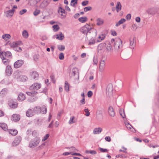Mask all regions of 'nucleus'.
Instances as JSON below:
<instances>
[{
    "mask_svg": "<svg viewBox=\"0 0 159 159\" xmlns=\"http://www.w3.org/2000/svg\"><path fill=\"white\" fill-rule=\"evenodd\" d=\"M89 25H86L80 29V31L83 34L86 35V37L92 34L93 30Z\"/></svg>",
    "mask_w": 159,
    "mask_h": 159,
    "instance_id": "f257e3e1",
    "label": "nucleus"
},
{
    "mask_svg": "<svg viewBox=\"0 0 159 159\" xmlns=\"http://www.w3.org/2000/svg\"><path fill=\"white\" fill-rule=\"evenodd\" d=\"M40 141V139L38 137H35L30 141L29 147L30 148H34L37 146L39 144Z\"/></svg>",
    "mask_w": 159,
    "mask_h": 159,
    "instance_id": "f03ea898",
    "label": "nucleus"
},
{
    "mask_svg": "<svg viewBox=\"0 0 159 159\" xmlns=\"http://www.w3.org/2000/svg\"><path fill=\"white\" fill-rule=\"evenodd\" d=\"M92 32V34L88 36V37L92 36V38L89 40V44L90 45H93L95 43V37L97 34V31L96 30H93Z\"/></svg>",
    "mask_w": 159,
    "mask_h": 159,
    "instance_id": "7ed1b4c3",
    "label": "nucleus"
},
{
    "mask_svg": "<svg viewBox=\"0 0 159 159\" xmlns=\"http://www.w3.org/2000/svg\"><path fill=\"white\" fill-rule=\"evenodd\" d=\"M123 46L122 42L120 39H117L115 42L114 49L118 50L121 48Z\"/></svg>",
    "mask_w": 159,
    "mask_h": 159,
    "instance_id": "20e7f679",
    "label": "nucleus"
},
{
    "mask_svg": "<svg viewBox=\"0 0 159 159\" xmlns=\"http://www.w3.org/2000/svg\"><path fill=\"white\" fill-rule=\"evenodd\" d=\"M106 47V44L104 43H101L99 44L98 47V52L100 53H102L104 52Z\"/></svg>",
    "mask_w": 159,
    "mask_h": 159,
    "instance_id": "39448f33",
    "label": "nucleus"
},
{
    "mask_svg": "<svg viewBox=\"0 0 159 159\" xmlns=\"http://www.w3.org/2000/svg\"><path fill=\"white\" fill-rule=\"evenodd\" d=\"M41 86L40 84L35 83L31 86L30 88V89L32 90H37L39 89Z\"/></svg>",
    "mask_w": 159,
    "mask_h": 159,
    "instance_id": "423d86ee",
    "label": "nucleus"
},
{
    "mask_svg": "<svg viewBox=\"0 0 159 159\" xmlns=\"http://www.w3.org/2000/svg\"><path fill=\"white\" fill-rule=\"evenodd\" d=\"M24 64V61L21 60H18L16 61L14 64V67L18 68L21 67Z\"/></svg>",
    "mask_w": 159,
    "mask_h": 159,
    "instance_id": "0eeeda50",
    "label": "nucleus"
},
{
    "mask_svg": "<svg viewBox=\"0 0 159 159\" xmlns=\"http://www.w3.org/2000/svg\"><path fill=\"white\" fill-rule=\"evenodd\" d=\"M113 90V88L112 85L111 84L108 85L107 88V93L109 97L112 95Z\"/></svg>",
    "mask_w": 159,
    "mask_h": 159,
    "instance_id": "6e6552de",
    "label": "nucleus"
},
{
    "mask_svg": "<svg viewBox=\"0 0 159 159\" xmlns=\"http://www.w3.org/2000/svg\"><path fill=\"white\" fill-rule=\"evenodd\" d=\"M21 140V137L20 136L16 137L13 142L12 143V145L13 146H16L18 145L20 143Z\"/></svg>",
    "mask_w": 159,
    "mask_h": 159,
    "instance_id": "1a4fd4ad",
    "label": "nucleus"
},
{
    "mask_svg": "<svg viewBox=\"0 0 159 159\" xmlns=\"http://www.w3.org/2000/svg\"><path fill=\"white\" fill-rule=\"evenodd\" d=\"M14 11L15 10L13 8L11 10L6 11L4 13L7 17H11L13 16Z\"/></svg>",
    "mask_w": 159,
    "mask_h": 159,
    "instance_id": "9d476101",
    "label": "nucleus"
},
{
    "mask_svg": "<svg viewBox=\"0 0 159 159\" xmlns=\"http://www.w3.org/2000/svg\"><path fill=\"white\" fill-rule=\"evenodd\" d=\"M5 72L7 75L9 76L12 73V70L10 66H7L6 68Z\"/></svg>",
    "mask_w": 159,
    "mask_h": 159,
    "instance_id": "9b49d317",
    "label": "nucleus"
},
{
    "mask_svg": "<svg viewBox=\"0 0 159 159\" xmlns=\"http://www.w3.org/2000/svg\"><path fill=\"white\" fill-rule=\"evenodd\" d=\"M108 113L109 116L112 117H113L115 115V113L113 107L110 106L108 108Z\"/></svg>",
    "mask_w": 159,
    "mask_h": 159,
    "instance_id": "f8f14e48",
    "label": "nucleus"
},
{
    "mask_svg": "<svg viewBox=\"0 0 159 159\" xmlns=\"http://www.w3.org/2000/svg\"><path fill=\"white\" fill-rule=\"evenodd\" d=\"M96 118L99 121L102 120L103 119V115L101 111L98 110L97 112Z\"/></svg>",
    "mask_w": 159,
    "mask_h": 159,
    "instance_id": "ddd939ff",
    "label": "nucleus"
},
{
    "mask_svg": "<svg viewBox=\"0 0 159 159\" xmlns=\"http://www.w3.org/2000/svg\"><path fill=\"white\" fill-rule=\"evenodd\" d=\"M2 54L0 52V57L2 60V62L4 65H6L9 63L10 60L6 58L4 56H3Z\"/></svg>",
    "mask_w": 159,
    "mask_h": 159,
    "instance_id": "4468645a",
    "label": "nucleus"
},
{
    "mask_svg": "<svg viewBox=\"0 0 159 159\" xmlns=\"http://www.w3.org/2000/svg\"><path fill=\"white\" fill-rule=\"evenodd\" d=\"M136 39L134 38H131L130 39V48L133 49L135 46Z\"/></svg>",
    "mask_w": 159,
    "mask_h": 159,
    "instance_id": "2eb2a0df",
    "label": "nucleus"
},
{
    "mask_svg": "<svg viewBox=\"0 0 159 159\" xmlns=\"http://www.w3.org/2000/svg\"><path fill=\"white\" fill-rule=\"evenodd\" d=\"M1 52V53L3 54L2 55L3 56H5V57H7V58H12V54L9 51H7V52Z\"/></svg>",
    "mask_w": 159,
    "mask_h": 159,
    "instance_id": "dca6fc26",
    "label": "nucleus"
},
{
    "mask_svg": "<svg viewBox=\"0 0 159 159\" xmlns=\"http://www.w3.org/2000/svg\"><path fill=\"white\" fill-rule=\"evenodd\" d=\"M105 65L104 60H101L100 62L99 66V70L100 72H102L104 70Z\"/></svg>",
    "mask_w": 159,
    "mask_h": 159,
    "instance_id": "f3484780",
    "label": "nucleus"
},
{
    "mask_svg": "<svg viewBox=\"0 0 159 159\" xmlns=\"http://www.w3.org/2000/svg\"><path fill=\"white\" fill-rule=\"evenodd\" d=\"M21 75L20 71H18L15 72L13 74L14 77L18 81L20 80V78Z\"/></svg>",
    "mask_w": 159,
    "mask_h": 159,
    "instance_id": "a211bd4d",
    "label": "nucleus"
},
{
    "mask_svg": "<svg viewBox=\"0 0 159 159\" xmlns=\"http://www.w3.org/2000/svg\"><path fill=\"white\" fill-rule=\"evenodd\" d=\"M11 120L14 121H17L20 120V116L17 114H13L12 115Z\"/></svg>",
    "mask_w": 159,
    "mask_h": 159,
    "instance_id": "6ab92c4d",
    "label": "nucleus"
},
{
    "mask_svg": "<svg viewBox=\"0 0 159 159\" xmlns=\"http://www.w3.org/2000/svg\"><path fill=\"white\" fill-rule=\"evenodd\" d=\"M72 74L74 76L77 75L78 78L77 79V81H79V75L78 74V70L76 68H74L72 70Z\"/></svg>",
    "mask_w": 159,
    "mask_h": 159,
    "instance_id": "aec40b11",
    "label": "nucleus"
},
{
    "mask_svg": "<svg viewBox=\"0 0 159 159\" xmlns=\"http://www.w3.org/2000/svg\"><path fill=\"white\" fill-rule=\"evenodd\" d=\"M34 114L33 110L29 109L26 112V115L28 117H31Z\"/></svg>",
    "mask_w": 159,
    "mask_h": 159,
    "instance_id": "412c9836",
    "label": "nucleus"
},
{
    "mask_svg": "<svg viewBox=\"0 0 159 159\" xmlns=\"http://www.w3.org/2000/svg\"><path fill=\"white\" fill-rule=\"evenodd\" d=\"M25 99V97L23 93H20L19 95L18 100L20 101H22Z\"/></svg>",
    "mask_w": 159,
    "mask_h": 159,
    "instance_id": "4be33fe9",
    "label": "nucleus"
},
{
    "mask_svg": "<svg viewBox=\"0 0 159 159\" xmlns=\"http://www.w3.org/2000/svg\"><path fill=\"white\" fill-rule=\"evenodd\" d=\"M102 131V128L98 127L95 128L93 130V132L94 134H98L101 133Z\"/></svg>",
    "mask_w": 159,
    "mask_h": 159,
    "instance_id": "5701e85b",
    "label": "nucleus"
},
{
    "mask_svg": "<svg viewBox=\"0 0 159 159\" xmlns=\"http://www.w3.org/2000/svg\"><path fill=\"white\" fill-rule=\"evenodd\" d=\"M31 75L32 78L37 80L39 77V75L36 71H33L31 73Z\"/></svg>",
    "mask_w": 159,
    "mask_h": 159,
    "instance_id": "b1692460",
    "label": "nucleus"
},
{
    "mask_svg": "<svg viewBox=\"0 0 159 159\" xmlns=\"http://www.w3.org/2000/svg\"><path fill=\"white\" fill-rule=\"evenodd\" d=\"M56 39L59 40H63L64 37V35L61 32H60L58 34L56 35Z\"/></svg>",
    "mask_w": 159,
    "mask_h": 159,
    "instance_id": "393cba45",
    "label": "nucleus"
},
{
    "mask_svg": "<svg viewBox=\"0 0 159 159\" xmlns=\"http://www.w3.org/2000/svg\"><path fill=\"white\" fill-rule=\"evenodd\" d=\"M96 21L97 22V25L98 26L102 25L104 22L103 20L100 18H98L96 20Z\"/></svg>",
    "mask_w": 159,
    "mask_h": 159,
    "instance_id": "a878e982",
    "label": "nucleus"
},
{
    "mask_svg": "<svg viewBox=\"0 0 159 159\" xmlns=\"http://www.w3.org/2000/svg\"><path fill=\"white\" fill-rule=\"evenodd\" d=\"M33 111L34 114L39 113L41 112V108L40 107H36L34 108Z\"/></svg>",
    "mask_w": 159,
    "mask_h": 159,
    "instance_id": "bb28decb",
    "label": "nucleus"
},
{
    "mask_svg": "<svg viewBox=\"0 0 159 159\" xmlns=\"http://www.w3.org/2000/svg\"><path fill=\"white\" fill-rule=\"evenodd\" d=\"M121 5L120 2H117L116 6V12H118L120 11L121 9Z\"/></svg>",
    "mask_w": 159,
    "mask_h": 159,
    "instance_id": "cd10ccee",
    "label": "nucleus"
},
{
    "mask_svg": "<svg viewBox=\"0 0 159 159\" xmlns=\"http://www.w3.org/2000/svg\"><path fill=\"white\" fill-rule=\"evenodd\" d=\"M0 127L1 128L4 130H6L7 129V126L6 124L4 123H0Z\"/></svg>",
    "mask_w": 159,
    "mask_h": 159,
    "instance_id": "c85d7f7f",
    "label": "nucleus"
},
{
    "mask_svg": "<svg viewBox=\"0 0 159 159\" xmlns=\"http://www.w3.org/2000/svg\"><path fill=\"white\" fill-rule=\"evenodd\" d=\"M105 37V35L104 34H102L99 36L98 39L97 41L98 42H100L103 40Z\"/></svg>",
    "mask_w": 159,
    "mask_h": 159,
    "instance_id": "c756f323",
    "label": "nucleus"
},
{
    "mask_svg": "<svg viewBox=\"0 0 159 159\" xmlns=\"http://www.w3.org/2000/svg\"><path fill=\"white\" fill-rule=\"evenodd\" d=\"M9 132L10 134L13 136L16 135L18 133L17 131L15 129H10Z\"/></svg>",
    "mask_w": 159,
    "mask_h": 159,
    "instance_id": "7c9ffc66",
    "label": "nucleus"
},
{
    "mask_svg": "<svg viewBox=\"0 0 159 159\" xmlns=\"http://www.w3.org/2000/svg\"><path fill=\"white\" fill-rule=\"evenodd\" d=\"M126 21L125 19L124 18H122L117 23L116 25V26H118L120 24L124 23Z\"/></svg>",
    "mask_w": 159,
    "mask_h": 159,
    "instance_id": "2f4dec72",
    "label": "nucleus"
},
{
    "mask_svg": "<svg viewBox=\"0 0 159 159\" xmlns=\"http://www.w3.org/2000/svg\"><path fill=\"white\" fill-rule=\"evenodd\" d=\"M22 35L23 37L25 39L28 38L29 36L27 31L25 30H24L23 31Z\"/></svg>",
    "mask_w": 159,
    "mask_h": 159,
    "instance_id": "473e14b6",
    "label": "nucleus"
},
{
    "mask_svg": "<svg viewBox=\"0 0 159 159\" xmlns=\"http://www.w3.org/2000/svg\"><path fill=\"white\" fill-rule=\"evenodd\" d=\"M79 20L81 23H84L86 22L87 20V18L86 17H82L79 18Z\"/></svg>",
    "mask_w": 159,
    "mask_h": 159,
    "instance_id": "72a5a7b5",
    "label": "nucleus"
},
{
    "mask_svg": "<svg viewBox=\"0 0 159 159\" xmlns=\"http://www.w3.org/2000/svg\"><path fill=\"white\" fill-rule=\"evenodd\" d=\"M27 77L25 76L21 75L19 81L25 82L27 80Z\"/></svg>",
    "mask_w": 159,
    "mask_h": 159,
    "instance_id": "f704fd0d",
    "label": "nucleus"
},
{
    "mask_svg": "<svg viewBox=\"0 0 159 159\" xmlns=\"http://www.w3.org/2000/svg\"><path fill=\"white\" fill-rule=\"evenodd\" d=\"M11 37V36L9 34H5L3 35L2 36V38L3 39L5 40H7Z\"/></svg>",
    "mask_w": 159,
    "mask_h": 159,
    "instance_id": "c9c22d12",
    "label": "nucleus"
},
{
    "mask_svg": "<svg viewBox=\"0 0 159 159\" xmlns=\"http://www.w3.org/2000/svg\"><path fill=\"white\" fill-rule=\"evenodd\" d=\"M48 2L47 1L43 2L41 4V8H44L46 7L48 4Z\"/></svg>",
    "mask_w": 159,
    "mask_h": 159,
    "instance_id": "e433bc0d",
    "label": "nucleus"
},
{
    "mask_svg": "<svg viewBox=\"0 0 159 159\" xmlns=\"http://www.w3.org/2000/svg\"><path fill=\"white\" fill-rule=\"evenodd\" d=\"M85 152L86 153H90L92 155H95L97 154V152L94 150H87Z\"/></svg>",
    "mask_w": 159,
    "mask_h": 159,
    "instance_id": "4c0bfd02",
    "label": "nucleus"
},
{
    "mask_svg": "<svg viewBox=\"0 0 159 159\" xmlns=\"http://www.w3.org/2000/svg\"><path fill=\"white\" fill-rule=\"evenodd\" d=\"M7 90L6 89H3L1 91L0 94L2 96H3L6 94L7 93Z\"/></svg>",
    "mask_w": 159,
    "mask_h": 159,
    "instance_id": "58836bf2",
    "label": "nucleus"
},
{
    "mask_svg": "<svg viewBox=\"0 0 159 159\" xmlns=\"http://www.w3.org/2000/svg\"><path fill=\"white\" fill-rule=\"evenodd\" d=\"M106 49L108 52H110L112 49L111 45L110 44H108L106 47Z\"/></svg>",
    "mask_w": 159,
    "mask_h": 159,
    "instance_id": "ea45409f",
    "label": "nucleus"
},
{
    "mask_svg": "<svg viewBox=\"0 0 159 159\" xmlns=\"http://www.w3.org/2000/svg\"><path fill=\"white\" fill-rule=\"evenodd\" d=\"M52 28L55 32L57 31L59 29V27L57 25H54L52 26Z\"/></svg>",
    "mask_w": 159,
    "mask_h": 159,
    "instance_id": "a19ab883",
    "label": "nucleus"
},
{
    "mask_svg": "<svg viewBox=\"0 0 159 159\" xmlns=\"http://www.w3.org/2000/svg\"><path fill=\"white\" fill-rule=\"evenodd\" d=\"M26 93L28 95L30 96H33L34 95L36 94L37 93V92L34 91L31 92H26Z\"/></svg>",
    "mask_w": 159,
    "mask_h": 159,
    "instance_id": "79ce46f5",
    "label": "nucleus"
},
{
    "mask_svg": "<svg viewBox=\"0 0 159 159\" xmlns=\"http://www.w3.org/2000/svg\"><path fill=\"white\" fill-rule=\"evenodd\" d=\"M43 114H45L46 113L47 111V108L46 106H43L42 108V110H41Z\"/></svg>",
    "mask_w": 159,
    "mask_h": 159,
    "instance_id": "37998d69",
    "label": "nucleus"
},
{
    "mask_svg": "<svg viewBox=\"0 0 159 159\" xmlns=\"http://www.w3.org/2000/svg\"><path fill=\"white\" fill-rule=\"evenodd\" d=\"M58 48L59 51H62L65 49V47L64 45H59L58 46Z\"/></svg>",
    "mask_w": 159,
    "mask_h": 159,
    "instance_id": "c03bdc74",
    "label": "nucleus"
},
{
    "mask_svg": "<svg viewBox=\"0 0 159 159\" xmlns=\"http://www.w3.org/2000/svg\"><path fill=\"white\" fill-rule=\"evenodd\" d=\"M10 46L11 48H14V49L17 46L16 42H14L10 44Z\"/></svg>",
    "mask_w": 159,
    "mask_h": 159,
    "instance_id": "a18cd8bd",
    "label": "nucleus"
},
{
    "mask_svg": "<svg viewBox=\"0 0 159 159\" xmlns=\"http://www.w3.org/2000/svg\"><path fill=\"white\" fill-rule=\"evenodd\" d=\"M77 2V0H71V5L74 6L75 4H76Z\"/></svg>",
    "mask_w": 159,
    "mask_h": 159,
    "instance_id": "49530a36",
    "label": "nucleus"
},
{
    "mask_svg": "<svg viewBox=\"0 0 159 159\" xmlns=\"http://www.w3.org/2000/svg\"><path fill=\"white\" fill-rule=\"evenodd\" d=\"M75 118L74 116H72L70 117V119L69 121V123L70 124H71L75 122L73 121V120Z\"/></svg>",
    "mask_w": 159,
    "mask_h": 159,
    "instance_id": "de8ad7c7",
    "label": "nucleus"
},
{
    "mask_svg": "<svg viewBox=\"0 0 159 159\" xmlns=\"http://www.w3.org/2000/svg\"><path fill=\"white\" fill-rule=\"evenodd\" d=\"M63 113V110H61L58 112L57 116V119H59L60 118V117L61 115Z\"/></svg>",
    "mask_w": 159,
    "mask_h": 159,
    "instance_id": "09e8293b",
    "label": "nucleus"
},
{
    "mask_svg": "<svg viewBox=\"0 0 159 159\" xmlns=\"http://www.w3.org/2000/svg\"><path fill=\"white\" fill-rule=\"evenodd\" d=\"M92 8L91 7H85L84 8V11L85 12H87L88 11H90L91 10Z\"/></svg>",
    "mask_w": 159,
    "mask_h": 159,
    "instance_id": "8fccbe9b",
    "label": "nucleus"
},
{
    "mask_svg": "<svg viewBox=\"0 0 159 159\" xmlns=\"http://www.w3.org/2000/svg\"><path fill=\"white\" fill-rule=\"evenodd\" d=\"M40 10L38 9H36L35 11L33 13L34 16H36L38 15L40 12Z\"/></svg>",
    "mask_w": 159,
    "mask_h": 159,
    "instance_id": "3c124183",
    "label": "nucleus"
},
{
    "mask_svg": "<svg viewBox=\"0 0 159 159\" xmlns=\"http://www.w3.org/2000/svg\"><path fill=\"white\" fill-rule=\"evenodd\" d=\"M84 111L86 113L85 115L87 116H89L90 115V113L89 112V111L88 109H85L84 110Z\"/></svg>",
    "mask_w": 159,
    "mask_h": 159,
    "instance_id": "603ef678",
    "label": "nucleus"
},
{
    "mask_svg": "<svg viewBox=\"0 0 159 159\" xmlns=\"http://www.w3.org/2000/svg\"><path fill=\"white\" fill-rule=\"evenodd\" d=\"M14 49L15 51L19 52H21L22 50V49L21 48L19 47L18 46H17Z\"/></svg>",
    "mask_w": 159,
    "mask_h": 159,
    "instance_id": "864d4df0",
    "label": "nucleus"
},
{
    "mask_svg": "<svg viewBox=\"0 0 159 159\" xmlns=\"http://www.w3.org/2000/svg\"><path fill=\"white\" fill-rule=\"evenodd\" d=\"M117 157L126 158V156L124 154H118L116 156Z\"/></svg>",
    "mask_w": 159,
    "mask_h": 159,
    "instance_id": "5fc2aeb1",
    "label": "nucleus"
},
{
    "mask_svg": "<svg viewBox=\"0 0 159 159\" xmlns=\"http://www.w3.org/2000/svg\"><path fill=\"white\" fill-rule=\"evenodd\" d=\"M49 135L48 134H46L43 138L42 139V141H44L46 140L49 137Z\"/></svg>",
    "mask_w": 159,
    "mask_h": 159,
    "instance_id": "6e6d98bb",
    "label": "nucleus"
},
{
    "mask_svg": "<svg viewBox=\"0 0 159 159\" xmlns=\"http://www.w3.org/2000/svg\"><path fill=\"white\" fill-rule=\"evenodd\" d=\"M50 78L51 79V80L52 82L53 83H55L56 82V80L55 79V77L53 75H51L50 76Z\"/></svg>",
    "mask_w": 159,
    "mask_h": 159,
    "instance_id": "4d7b16f0",
    "label": "nucleus"
},
{
    "mask_svg": "<svg viewBox=\"0 0 159 159\" xmlns=\"http://www.w3.org/2000/svg\"><path fill=\"white\" fill-rule=\"evenodd\" d=\"M59 59L60 60H63L64 58V55L63 53H61L59 54Z\"/></svg>",
    "mask_w": 159,
    "mask_h": 159,
    "instance_id": "13d9d810",
    "label": "nucleus"
},
{
    "mask_svg": "<svg viewBox=\"0 0 159 159\" xmlns=\"http://www.w3.org/2000/svg\"><path fill=\"white\" fill-rule=\"evenodd\" d=\"M39 55H36L34 56V59L35 61H37L39 58Z\"/></svg>",
    "mask_w": 159,
    "mask_h": 159,
    "instance_id": "bf43d9fd",
    "label": "nucleus"
},
{
    "mask_svg": "<svg viewBox=\"0 0 159 159\" xmlns=\"http://www.w3.org/2000/svg\"><path fill=\"white\" fill-rule=\"evenodd\" d=\"M99 150L101 152H107L108 150L106 149H104L102 148H99Z\"/></svg>",
    "mask_w": 159,
    "mask_h": 159,
    "instance_id": "052dcab7",
    "label": "nucleus"
},
{
    "mask_svg": "<svg viewBox=\"0 0 159 159\" xmlns=\"http://www.w3.org/2000/svg\"><path fill=\"white\" fill-rule=\"evenodd\" d=\"M27 11V10L26 9H23L20 11L19 12V14L21 15H22L24 14Z\"/></svg>",
    "mask_w": 159,
    "mask_h": 159,
    "instance_id": "680f3d73",
    "label": "nucleus"
},
{
    "mask_svg": "<svg viewBox=\"0 0 159 159\" xmlns=\"http://www.w3.org/2000/svg\"><path fill=\"white\" fill-rule=\"evenodd\" d=\"M120 115L123 118H124L125 117V115L124 111H120Z\"/></svg>",
    "mask_w": 159,
    "mask_h": 159,
    "instance_id": "e2e57ef3",
    "label": "nucleus"
},
{
    "mask_svg": "<svg viewBox=\"0 0 159 159\" xmlns=\"http://www.w3.org/2000/svg\"><path fill=\"white\" fill-rule=\"evenodd\" d=\"M125 125L126 127L128 129H131L132 127L133 128V127L129 123H126Z\"/></svg>",
    "mask_w": 159,
    "mask_h": 159,
    "instance_id": "0e129e2a",
    "label": "nucleus"
},
{
    "mask_svg": "<svg viewBox=\"0 0 159 159\" xmlns=\"http://www.w3.org/2000/svg\"><path fill=\"white\" fill-rule=\"evenodd\" d=\"M93 64L95 65H97L98 63L97 59L96 57H94L93 59Z\"/></svg>",
    "mask_w": 159,
    "mask_h": 159,
    "instance_id": "69168bd1",
    "label": "nucleus"
},
{
    "mask_svg": "<svg viewBox=\"0 0 159 159\" xmlns=\"http://www.w3.org/2000/svg\"><path fill=\"white\" fill-rule=\"evenodd\" d=\"M88 2H89L88 1H85L82 2V5L83 6H85L88 4Z\"/></svg>",
    "mask_w": 159,
    "mask_h": 159,
    "instance_id": "338daca9",
    "label": "nucleus"
},
{
    "mask_svg": "<svg viewBox=\"0 0 159 159\" xmlns=\"http://www.w3.org/2000/svg\"><path fill=\"white\" fill-rule=\"evenodd\" d=\"M87 95L88 97H91L93 95V93L91 91H89L88 92Z\"/></svg>",
    "mask_w": 159,
    "mask_h": 159,
    "instance_id": "774afa93",
    "label": "nucleus"
}]
</instances>
